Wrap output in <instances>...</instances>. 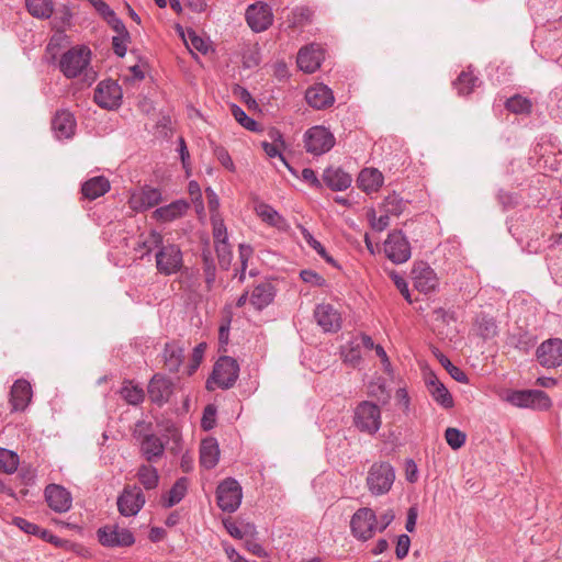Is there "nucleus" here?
<instances>
[{"label":"nucleus","instance_id":"f257e3e1","mask_svg":"<svg viewBox=\"0 0 562 562\" xmlns=\"http://www.w3.org/2000/svg\"><path fill=\"white\" fill-rule=\"evenodd\" d=\"M91 50L87 46H75L63 54L59 68L68 79L83 76L89 83L95 80V72L90 68Z\"/></svg>","mask_w":562,"mask_h":562},{"label":"nucleus","instance_id":"f03ea898","mask_svg":"<svg viewBox=\"0 0 562 562\" xmlns=\"http://www.w3.org/2000/svg\"><path fill=\"white\" fill-rule=\"evenodd\" d=\"M395 481V470L391 463L386 461L374 462L366 479L369 492L373 496L387 494Z\"/></svg>","mask_w":562,"mask_h":562},{"label":"nucleus","instance_id":"7ed1b4c3","mask_svg":"<svg viewBox=\"0 0 562 562\" xmlns=\"http://www.w3.org/2000/svg\"><path fill=\"white\" fill-rule=\"evenodd\" d=\"M353 425L360 431L374 435L382 425L381 408L373 402H360L353 412Z\"/></svg>","mask_w":562,"mask_h":562},{"label":"nucleus","instance_id":"20e7f679","mask_svg":"<svg viewBox=\"0 0 562 562\" xmlns=\"http://www.w3.org/2000/svg\"><path fill=\"white\" fill-rule=\"evenodd\" d=\"M243 490L237 480L227 477L216 487L217 506L226 513L236 512L241 503Z\"/></svg>","mask_w":562,"mask_h":562},{"label":"nucleus","instance_id":"39448f33","mask_svg":"<svg viewBox=\"0 0 562 562\" xmlns=\"http://www.w3.org/2000/svg\"><path fill=\"white\" fill-rule=\"evenodd\" d=\"M157 271L164 276H171L181 270L183 258L178 245H162L156 252Z\"/></svg>","mask_w":562,"mask_h":562},{"label":"nucleus","instance_id":"423d86ee","mask_svg":"<svg viewBox=\"0 0 562 562\" xmlns=\"http://www.w3.org/2000/svg\"><path fill=\"white\" fill-rule=\"evenodd\" d=\"M238 374V362L232 357L223 356L215 362L211 379L218 387L227 390L234 386Z\"/></svg>","mask_w":562,"mask_h":562},{"label":"nucleus","instance_id":"0eeeda50","mask_svg":"<svg viewBox=\"0 0 562 562\" xmlns=\"http://www.w3.org/2000/svg\"><path fill=\"white\" fill-rule=\"evenodd\" d=\"M350 528L353 537L361 541L371 539L376 530V515L369 507L359 508L351 517Z\"/></svg>","mask_w":562,"mask_h":562},{"label":"nucleus","instance_id":"6e6552de","mask_svg":"<svg viewBox=\"0 0 562 562\" xmlns=\"http://www.w3.org/2000/svg\"><path fill=\"white\" fill-rule=\"evenodd\" d=\"M385 256L396 265L406 262L412 255L411 245L402 231H393L384 241Z\"/></svg>","mask_w":562,"mask_h":562},{"label":"nucleus","instance_id":"1a4fd4ad","mask_svg":"<svg viewBox=\"0 0 562 562\" xmlns=\"http://www.w3.org/2000/svg\"><path fill=\"white\" fill-rule=\"evenodd\" d=\"M97 535L103 547H131L135 542L133 533L126 528H121L117 524L99 528Z\"/></svg>","mask_w":562,"mask_h":562},{"label":"nucleus","instance_id":"9d476101","mask_svg":"<svg viewBox=\"0 0 562 562\" xmlns=\"http://www.w3.org/2000/svg\"><path fill=\"white\" fill-rule=\"evenodd\" d=\"M507 401L517 407H529L533 409H548L551 400L541 390L514 391L507 396Z\"/></svg>","mask_w":562,"mask_h":562},{"label":"nucleus","instance_id":"9b49d317","mask_svg":"<svg viewBox=\"0 0 562 562\" xmlns=\"http://www.w3.org/2000/svg\"><path fill=\"white\" fill-rule=\"evenodd\" d=\"M116 504L122 516H135L145 504V495L137 485L126 486L117 497Z\"/></svg>","mask_w":562,"mask_h":562},{"label":"nucleus","instance_id":"f8f14e48","mask_svg":"<svg viewBox=\"0 0 562 562\" xmlns=\"http://www.w3.org/2000/svg\"><path fill=\"white\" fill-rule=\"evenodd\" d=\"M538 362L547 369L558 368L562 364V339L549 338L540 344L536 350Z\"/></svg>","mask_w":562,"mask_h":562},{"label":"nucleus","instance_id":"ddd939ff","mask_svg":"<svg viewBox=\"0 0 562 562\" xmlns=\"http://www.w3.org/2000/svg\"><path fill=\"white\" fill-rule=\"evenodd\" d=\"M246 21L254 32H263L268 30L273 22V13L269 4L256 2L246 10Z\"/></svg>","mask_w":562,"mask_h":562},{"label":"nucleus","instance_id":"4468645a","mask_svg":"<svg viewBox=\"0 0 562 562\" xmlns=\"http://www.w3.org/2000/svg\"><path fill=\"white\" fill-rule=\"evenodd\" d=\"M93 99L103 109L117 108L122 99V89L113 80H103L98 83Z\"/></svg>","mask_w":562,"mask_h":562},{"label":"nucleus","instance_id":"2eb2a0df","mask_svg":"<svg viewBox=\"0 0 562 562\" xmlns=\"http://www.w3.org/2000/svg\"><path fill=\"white\" fill-rule=\"evenodd\" d=\"M148 395L153 403L161 406L167 403L173 393V383L167 376L157 373L148 383Z\"/></svg>","mask_w":562,"mask_h":562},{"label":"nucleus","instance_id":"dca6fc26","mask_svg":"<svg viewBox=\"0 0 562 562\" xmlns=\"http://www.w3.org/2000/svg\"><path fill=\"white\" fill-rule=\"evenodd\" d=\"M324 59V52L317 44H310L302 47L297 53L296 63L301 70L306 74L316 71Z\"/></svg>","mask_w":562,"mask_h":562},{"label":"nucleus","instance_id":"f3484780","mask_svg":"<svg viewBox=\"0 0 562 562\" xmlns=\"http://www.w3.org/2000/svg\"><path fill=\"white\" fill-rule=\"evenodd\" d=\"M45 499L47 505L56 513H66L70 509L72 503L70 493L57 484L46 486Z\"/></svg>","mask_w":562,"mask_h":562},{"label":"nucleus","instance_id":"a211bd4d","mask_svg":"<svg viewBox=\"0 0 562 562\" xmlns=\"http://www.w3.org/2000/svg\"><path fill=\"white\" fill-rule=\"evenodd\" d=\"M414 286L423 293L434 291L438 285L435 271L425 262H418L412 270Z\"/></svg>","mask_w":562,"mask_h":562},{"label":"nucleus","instance_id":"6ab92c4d","mask_svg":"<svg viewBox=\"0 0 562 562\" xmlns=\"http://www.w3.org/2000/svg\"><path fill=\"white\" fill-rule=\"evenodd\" d=\"M314 317L325 331H338L341 327V317L330 304L317 305Z\"/></svg>","mask_w":562,"mask_h":562},{"label":"nucleus","instance_id":"aec40b11","mask_svg":"<svg viewBox=\"0 0 562 562\" xmlns=\"http://www.w3.org/2000/svg\"><path fill=\"white\" fill-rule=\"evenodd\" d=\"M32 400V386L24 379L16 380L10 392V403L12 411H24Z\"/></svg>","mask_w":562,"mask_h":562},{"label":"nucleus","instance_id":"412c9836","mask_svg":"<svg viewBox=\"0 0 562 562\" xmlns=\"http://www.w3.org/2000/svg\"><path fill=\"white\" fill-rule=\"evenodd\" d=\"M426 386L431 397L441 407L449 409L454 405L453 397L448 389L439 381L436 374L430 373L426 378Z\"/></svg>","mask_w":562,"mask_h":562},{"label":"nucleus","instance_id":"4be33fe9","mask_svg":"<svg viewBox=\"0 0 562 562\" xmlns=\"http://www.w3.org/2000/svg\"><path fill=\"white\" fill-rule=\"evenodd\" d=\"M52 130L58 139H68L75 135L76 121L69 111H59L52 120Z\"/></svg>","mask_w":562,"mask_h":562},{"label":"nucleus","instance_id":"5701e85b","mask_svg":"<svg viewBox=\"0 0 562 562\" xmlns=\"http://www.w3.org/2000/svg\"><path fill=\"white\" fill-rule=\"evenodd\" d=\"M305 99L307 103L315 109H325L330 106L334 101L331 89L323 83H317L306 90Z\"/></svg>","mask_w":562,"mask_h":562},{"label":"nucleus","instance_id":"b1692460","mask_svg":"<svg viewBox=\"0 0 562 562\" xmlns=\"http://www.w3.org/2000/svg\"><path fill=\"white\" fill-rule=\"evenodd\" d=\"M384 181L383 175L375 168H364L357 178V186L367 194L378 192Z\"/></svg>","mask_w":562,"mask_h":562},{"label":"nucleus","instance_id":"393cba45","mask_svg":"<svg viewBox=\"0 0 562 562\" xmlns=\"http://www.w3.org/2000/svg\"><path fill=\"white\" fill-rule=\"evenodd\" d=\"M189 210V203L184 200H177L168 205L156 209L153 217L157 221L168 223L182 217Z\"/></svg>","mask_w":562,"mask_h":562},{"label":"nucleus","instance_id":"a878e982","mask_svg":"<svg viewBox=\"0 0 562 562\" xmlns=\"http://www.w3.org/2000/svg\"><path fill=\"white\" fill-rule=\"evenodd\" d=\"M220 459V448L217 440L209 437L202 440L200 446V464L206 470L216 467Z\"/></svg>","mask_w":562,"mask_h":562},{"label":"nucleus","instance_id":"bb28decb","mask_svg":"<svg viewBox=\"0 0 562 562\" xmlns=\"http://www.w3.org/2000/svg\"><path fill=\"white\" fill-rule=\"evenodd\" d=\"M140 452L147 462H156L162 457L165 445L158 436L148 434L142 438Z\"/></svg>","mask_w":562,"mask_h":562},{"label":"nucleus","instance_id":"cd10ccee","mask_svg":"<svg viewBox=\"0 0 562 562\" xmlns=\"http://www.w3.org/2000/svg\"><path fill=\"white\" fill-rule=\"evenodd\" d=\"M324 183L333 191H344L348 189L352 182L349 173L341 168H327L323 173Z\"/></svg>","mask_w":562,"mask_h":562},{"label":"nucleus","instance_id":"c85d7f7f","mask_svg":"<svg viewBox=\"0 0 562 562\" xmlns=\"http://www.w3.org/2000/svg\"><path fill=\"white\" fill-rule=\"evenodd\" d=\"M162 359L169 372H178L184 359V349L176 341L167 342L164 347Z\"/></svg>","mask_w":562,"mask_h":562},{"label":"nucleus","instance_id":"c756f323","mask_svg":"<svg viewBox=\"0 0 562 562\" xmlns=\"http://www.w3.org/2000/svg\"><path fill=\"white\" fill-rule=\"evenodd\" d=\"M274 295L276 290L272 283L261 282L252 290L250 303L256 310L261 311L273 301Z\"/></svg>","mask_w":562,"mask_h":562},{"label":"nucleus","instance_id":"7c9ffc66","mask_svg":"<svg viewBox=\"0 0 562 562\" xmlns=\"http://www.w3.org/2000/svg\"><path fill=\"white\" fill-rule=\"evenodd\" d=\"M256 214L268 225L273 226L278 229H284L288 224L285 218L278 213L271 205L256 201L255 204Z\"/></svg>","mask_w":562,"mask_h":562},{"label":"nucleus","instance_id":"2f4dec72","mask_svg":"<svg viewBox=\"0 0 562 562\" xmlns=\"http://www.w3.org/2000/svg\"><path fill=\"white\" fill-rule=\"evenodd\" d=\"M110 190V182L103 176L87 180L81 187L82 195L88 200H95Z\"/></svg>","mask_w":562,"mask_h":562},{"label":"nucleus","instance_id":"473e14b6","mask_svg":"<svg viewBox=\"0 0 562 562\" xmlns=\"http://www.w3.org/2000/svg\"><path fill=\"white\" fill-rule=\"evenodd\" d=\"M188 480L186 477L178 479L168 492L167 496L162 498V506L170 508L180 503L186 496Z\"/></svg>","mask_w":562,"mask_h":562},{"label":"nucleus","instance_id":"72a5a7b5","mask_svg":"<svg viewBox=\"0 0 562 562\" xmlns=\"http://www.w3.org/2000/svg\"><path fill=\"white\" fill-rule=\"evenodd\" d=\"M164 245L162 235L156 231H150L148 235H140L139 241L135 250H145L142 254V258L145 255L151 252L154 248H160Z\"/></svg>","mask_w":562,"mask_h":562},{"label":"nucleus","instance_id":"f704fd0d","mask_svg":"<svg viewBox=\"0 0 562 562\" xmlns=\"http://www.w3.org/2000/svg\"><path fill=\"white\" fill-rule=\"evenodd\" d=\"M30 14L38 19H47L54 11L52 0H25Z\"/></svg>","mask_w":562,"mask_h":562},{"label":"nucleus","instance_id":"c9c22d12","mask_svg":"<svg viewBox=\"0 0 562 562\" xmlns=\"http://www.w3.org/2000/svg\"><path fill=\"white\" fill-rule=\"evenodd\" d=\"M137 479L146 490H153L158 485L159 475L156 468L142 464L137 471Z\"/></svg>","mask_w":562,"mask_h":562},{"label":"nucleus","instance_id":"e433bc0d","mask_svg":"<svg viewBox=\"0 0 562 562\" xmlns=\"http://www.w3.org/2000/svg\"><path fill=\"white\" fill-rule=\"evenodd\" d=\"M312 11L306 7L295 8L286 19L288 27L300 29L311 22Z\"/></svg>","mask_w":562,"mask_h":562},{"label":"nucleus","instance_id":"4c0bfd02","mask_svg":"<svg viewBox=\"0 0 562 562\" xmlns=\"http://www.w3.org/2000/svg\"><path fill=\"white\" fill-rule=\"evenodd\" d=\"M505 106L514 114H530L532 111L531 101L520 94L509 98L506 101Z\"/></svg>","mask_w":562,"mask_h":562},{"label":"nucleus","instance_id":"58836bf2","mask_svg":"<svg viewBox=\"0 0 562 562\" xmlns=\"http://www.w3.org/2000/svg\"><path fill=\"white\" fill-rule=\"evenodd\" d=\"M122 397L131 405H138L144 401V390L137 385H133L131 381L123 383L120 391Z\"/></svg>","mask_w":562,"mask_h":562},{"label":"nucleus","instance_id":"ea45409f","mask_svg":"<svg viewBox=\"0 0 562 562\" xmlns=\"http://www.w3.org/2000/svg\"><path fill=\"white\" fill-rule=\"evenodd\" d=\"M405 207L406 202L396 193L387 195L382 203L383 212L393 216H400Z\"/></svg>","mask_w":562,"mask_h":562},{"label":"nucleus","instance_id":"a19ab883","mask_svg":"<svg viewBox=\"0 0 562 562\" xmlns=\"http://www.w3.org/2000/svg\"><path fill=\"white\" fill-rule=\"evenodd\" d=\"M18 465L19 456L11 450L0 448V469L8 474H12L16 471Z\"/></svg>","mask_w":562,"mask_h":562},{"label":"nucleus","instance_id":"79ce46f5","mask_svg":"<svg viewBox=\"0 0 562 562\" xmlns=\"http://www.w3.org/2000/svg\"><path fill=\"white\" fill-rule=\"evenodd\" d=\"M223 524L227 532L236 539H243L245 536H252L256 532V527L252 524H245L241 527H238L237 524L229 518L225 519Z\"/></svg>","mask_w":562,"mask_h":562},{"label":"nucleus","instance_id":"37998d69","mask_svg":"<svg viewBox=\"0 0 562 562\" xmlns=\"http://www.w3.org/2000/svg\"><path fill=\"white\" fill-rule=\"evenodd\" d=\"M341 353L346 363L357 367L361 360L360 342L357 339L350 341L347 346L342 347Z\"/></svg>","mask_w":562,"mask_h":562},{"label":"nucleus","instance_id":"c03bdc74","mask_svg":"<svg viewBox=\"0 0 562 562\" xmlns=\"http://www.w3.org/2000/svg\"><path fill=\"white\" fill-rule=\"evenodd\" d=\"M479 335L484 339L493 338L497 335V325L494 318L488 316H481L477 319Z\"/></svg>","mask_w":562,"mask_h":562},{"label":"nucleus","instance_id":"a18cd8bd","mask_svg":"<svg viewBox=\"0 0 562 562\" xmlns=\"http://www.w3.org/2000/svg\"><path fill=\"white\" fill-rule=\"evenodd\" d=\"M476 81L477 78H475L471 72L462 71L456 80L454 85L459 94L465 95L472 92Z\"/></svg>","mask_w":562,"mask_h":562},{"label":"nucleus","instance_id":"49530a36","mask_svg":"<svg viewBox=\"0 0 562 562\" xmlns=\"http://www.w3.org/2000/svg\"><path fill=\"white\" fill-rule=\"evenodd\" d=\"M182 38L189 49H195L203 54L209 49L207 43L192 30H188L187 33H183Z\"/></svg>","mask_w":562,"mask_h":562},{"label":"nucleus","instance_id":"de8ad7c7","mask_svg":"<svg viewBox=\"0 0 562 562\" xmlns=\"http://www.w3.org/2000/svg\"><path fill=\"white\" fill-rule=\"evenodd\" d=\"M202 259L206 288L207 290H211L215 282L216 268L210 251H203Z\"/></svg>","mask_w":562,"mask_h":562},{"label":"nucleus","instance_id":"09e8293b","mask_svg":"<svg viewBox=\"0 0 562 562\" xmlns=\"http://www.w3.org/2000/svg\"><path fill=\"white\" fill-rule=\"evenodd\" d=\"M438 360L440 364L447 370V372L450 374L452 379H454L457 382L467 383L468 376L464 373L463 370L456 367L445 355L440 353L438 356Z\"/></svg>","mask_w":562,"mask_h":562},{"label":"nucleus","instance_id":"8fccbe9b","mask_svg":"<svg viewBox=\"0 0 562 562\" xmlns=\"http://www.w3.org/2000/svg\"><path fill=\"white\" fill-rule=\"evenodd\" d=\"M445 439L451 449L458 450L465 443L467 436L457 428L448 427L445 431Z\"/></svg>","mask_w":562,"mask_h":562},{"label":"nucleus","instance_id":"3c124183","mask_svg":"<svg viewBox=\"0 0 562 562\" xmlns=\"http://www.w3.org/2000/svg\"><path fill=\"white\" fill-rule=\"evenodd\" d=\"M302 235L305 241L323 258L326 262L335 265V260L331 256H329L325 249V247L316 240L313 235L306 229L302 228Z\"/></svg>","mask_w":562,"mask_h":562},{"label":"nucleus","instance_id":"603ef678","mask_svg":"<svg viewBox=\"0 0 562 562\" xmlns=\"http://www.w3.org/2000/svg\"><path fill=\"white\" fill-rule=\"evenodd\" d=\"M140 207L150 209L157 205L161 200V193L158 189L147 188L140 194Z\"/></svg>","mask_w":562,"mask_h":562},{"label":"nucleus","instance_id":"864d4df0","mask_svg":"<svg viewBox=\"0 0 562 562\" xmlns=\"http://www.w3.org/2000/svg\"><path fill=\"white\" fill-rule=\"evenodd\" d=\"M215 251L220 266L227 270L232 261V250L229 244L227 241L216 243Z\"/></svg>","mask_w":562,"mask_h":562},{"label":"nucleus","instance_id":"5fc2aeb1","mask_svg":"<svg viewBox=\"0 0 562 562\" xmlns=\"http://www.w3.org/2000/svg\"><path fill=\"white\" fill-rule=\"evenodd\" d=\"M305 140H335V136L325 126H313L306 131Z\"/></svg>","mask_w":562,"mask_h":562},{"label":"nucleus","instance_id":"6e6d98bb","mask_svg":"<svg viewBox=\"0 0 562 562\" xmlns=\"http://www.w3.org/2000/svg\"><path fill=\"white\" fill-rule=\"evenodd\" d=\"M214 243L227 241V229L220 215H211Z\"/></svg>","mask_w":562,"mask_h":562},{"label":"nucleus","instance_id":"4d7b16f0","mask_svg":"<svg viewBox=\"0 0 562 562\" xmlns=\"http://www.w3.org/2000/svg\"><path fill=\"white\" fill-rule=\"evenodd\" d=\"M261 144H262V148H263L265 153L267 154V156H269L270 158L278 157L292 173H295L294 170L292 169V167L285 160V157L283 156V154L281 151V147L279 146V143H261Z\"/></svg>","mask_w":562,"mask_h":562},{"label":"nucleus","instance_id":"13d9d810","mask_svg":"<svg viewBox=\"0 0 562 562\" xmlns=\"http://www.w3.org/2000/svg\"><path fill=\"white\" fill-rule=\"evenodd\" d=\"M13 524L18 528H20L22 531H24L25 533L37 536V537H40L41 531L43 529L40 526H37L36 524H33L22 517H14Z\"/></svg>","mask_w":562,"mask_h":562},{"label":"nucleus","instance_id":"bf43d9fd","mask_svg":"<svg viewBox=\"0 0 562 562\" xmlns=\"http://www.w3.org/2000/svg\"><path fill=\"white\" fill-rule=\"evenodd\" d=\"M232 114L241 126L250 131L255 130L256 122L247 116V114L239 106L232 105Z\"/></svg>","mask_w":562,"mask_h":562},{"label":"nucleus","instance_id":"052dcab7","mask_svg":"<svg viewBox=\"0 0 562 562\" xmlns=\"http://www.w3.org/2000/svg\"><path fill=\"white\" fill-rule=\"evenodd\" d=\"M216 408L210 404L204 408L203 416L201 419V427L204 430H211L215 426Z\"/></svg>","mask_w":562,"mask_h":562},{"label":"nucleus","instance_id":"680f3d73","mask_svg":"<svg viewBox=\"0 0 562 562\" xmlns=\"http://www.w3.org/2000/svg\"><path fill=\"white\" fill-rule=\"evenodd\" d=\"M512 339L515 347L522 351H528L536 344V338L527 333L519 335L518 337L514 336Z\"/></svg>","mask_w":562,"mask_h":562},{"label":"nucleus","instance_id":"e2e57ef3","mask_svg":"<svg viewBox=\"0 0 562 562\" xmlns=\"http://www.w3.org/2000/svg\"><path fill=\"white\" fill-rule=\"evenodd\" d=\"M411 547V539L407 535H401L397 538L396 548H395V554L396 558L402 560L404 559L409 551Z\"/></svg>","mask_w":562,"mask_h":562},{"label":"nucleus","instance_id":"0e129e2a","mask_svg":"<svg viewBox=\"0 0 562 562\" xmlns=\"http://www.w3.org/2000/svg\"><path fill=\"white\" fill-rule=\"evenodd\" d=\"M205 349H206V344L205 342L199 344L193 349L189 374H192L198 369V367L200 366V363H201V361L203 359V355H204Z\"/></svg>","mask_w":562,"mask_h":562},{"label":"nucleus","instance_id":"69168bd1","mask_svg":"<svg viewBox=\"0 0 562 562\" xmlns=\"http://www.w3.org/2000/svg\"><path fill=\"white\" fill-rule=\"evenodd\" d=\"M130 41V34L125 35H115L112 38V46L114 53L123 57L126 54V43Z\"/></svg>","mask_w":562,"mask_h":562},{"label":"nucleus","instance_id":"338daca9","mask_svg":"<svg viewBox=\"0 0 562 562\" xmlns=\"http://www.w3.org/2000/svg\"><path fill=\"white\" fill-rule=\"evenodd\" d=\"M300 277L306 283L317 286H323L325 284V279L313 270H302Z\"/></svg>","mask_w":562,"mask_h":562},{"label":"nucleus","instance_id":"774afa93","mask_svg":"<svg viewBox=\"0 0 562 562\" xmlns=\"http://www.w3.org/2000/svg\"><path fill=\"white\" fill-rule=\"evenodd\" d=\"M214 153L223 167H225L229 171L235 170V166L232 160V157L229 156L228 151L225 148L218 146L215 148Z\"/></svg>","mask_w":562,"mask_h":562}]
</instances>
